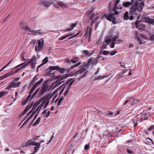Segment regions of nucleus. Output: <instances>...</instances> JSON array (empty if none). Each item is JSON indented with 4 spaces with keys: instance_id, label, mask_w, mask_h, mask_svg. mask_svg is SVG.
Returning <instances> with one entry per match:
<instances>
[{
    "instance_id": "1",
    "label": "nucleus",
    "mask_w": 154,
    "mask_h": 154,
    "mask_svg": "<svg viewBox=\"0 0 154 154\" xmlns=\"http://www.w3.org/2000/svg\"><path fill=\"white\" fill-rule=\"evenodd\" d=\"M144 4L143 1L139 2L137 0L135 1L131 7L129 9V19L132 20L134 18L137 17L139 19L140 13L143 9Z\"/></svg>"
},
{
    "instance_id": "2",
    "label": "nucleus",
    "mask_w": 154,
    "mask_h": 154,
    "mask_svg": "<svg viewBox=\"0 0 154 154\" xmlns=\"http://www.w3.org/2000/svg\"><path fill=\"white\" fill-rule=\"evenodd\" d=\"M20 79V77L15 78L13 81L8 84V85L6 88L5 89L6 90H10L11 88H14L18 87L21 83L20 82H16L17 81Z\"/></svg>"
},
{
    "instance_id": "3",
    "label": "nucleus",
    "mask_w": 154,
    "mask_h": 154,
    "mask_svg": "<svg viewBox=\"0 0 154 154\" xmlns=\"http://www.w3.org/2000/svg\"><path fill=\"white\" fill-rule=\"evenodd\" d=\"M44 41L43 39L37 41L35 48V51L36 52L38 53L43 50Z\"/></svg>"
},
{
    "instance_id": "4",
    "label": "nucleus",
    "mask_w": 154,
    "mask_h": 154,
    "mask_svg": "<svg viewBox=\"0 0 154 154\" xmlns=\"http://www.w3.org/2000/svg\"><path fill=\"white\" fill-rule=\"evenodd\" d=\"M18 72V70L16 68H13L11 71L5 74L0 76V80L4 79L10 76H11Z\"/></svg>"
},
{
    "instance_id": "5",
    "label": "nucleus",
    "mask_w": 154,
    "mask_h": 154,
    "mask_svg": "<svg viewBox=\"0 0 154 154\" xmlns=\"http://www.w3.org/2000/svg\"><path fill=\"white\" fill-rule=\"evenodd\" d=\"M49 86L48 83V80L45 81L44 83L42 85L40 91V96H42L47 91Z\"/></svg>"
},
{
    "instance_id": "6",
    "label": "nucleus",
    "mask_w": 154,
    "mask_h": 154,
    "mask_svg": "<svg viewBox=\"0 0 154 154\" xmlns=\"http://www.w3.org/2000/svg\"><path fill=\"white\" fill-rule=\"evenodd\" d=\"M88 72V70H87L86 69L83 68L75 72V74H80V75L82 76L79 77V79H80L86 76Z\"/></svg>"
},
{
    "instance_id": "7",
    "label": "nucleus",
    "mask_w": 154,
    "mask_h": 154,
    "mask_svg": "<svg viewBox=\"0 0 154 154\" xmlns=\"http://www.w3.org/2000/svg\"><path fill=\"white\" fill-rule=\"evenodd\" d=\"M52 95H45L44 96L45 98L44 101L42 103L44 106V109H45L49 104V101L52 97Z\"/></svg>"
},
{
    "instance_id": "8",
    "label": "nucleus",
    "mask_w": 154,
    "mask_h": 154,
    "mask_svg": "<svg viewBox=\"0 0 154 154\" xmlns=\"http://www.w3.org/2000/svg\"><path fill=\"white\" fill-rule=\"evenodd\" d=\"M119 2L120 0H116V2L114 6V8L112 9V11H115L114 13L115 15H118L119 14L118 12L117 11H116V10L122 9V8L121 6H118Z\"/></svg>"
},
{
    "instance_id": "9",
    "label": "nucleus",
    "mask_w": 154,
    "mask_h": 154,
    "mask_svg": "<svg viewBox=\"0 0 154 154\" xmlns=\"http://www.w3.org/2000/svg\"><path fill=\"white\" fill-rule=\"evenodd\" d=\"M56 1V2L54 4V6L55 7L58 8H59V6H60L63 9L66 8H68V6L62 2L60 1H57V0Z\"/></svg>"
},
{
    "instance_id": "10",
    "label": "nucleus",
    "mask_w": 154,
    "mask_h": 154,
    "mask_svg": "<svg viewBox=\"0 0 154 154\" xmlns=\"http://www.w3.org/2000/svg\"><path fill=\"white\" fill-rule=\"evenodd\" d=\"M43 81V78H41L40 79L39 81L36 82L34 84L32 88L30 90L29 92V94H31L32 95V93L35 90L36 88L39 85H40L42 82Z\"/></svg>"
},
{
    "instance_id": "11",
    "label": "nucleus",
    "mask_w": 154,
    "mask_h": 154,
    "mask_svg": "<svg viewBox=\"0 0 154 154\" xmlns=\"http://www.w3.org/2000/svg\"><path fill=\"white\" fill-rule=\"evenodd\" d=\"M25 62L21 63L19 65L16 66L14 68H16L18 70V72L21 69L25 67V66L28 65L30 63H31V62L30 60L29 61L26 63L25 64H24L25 63Z\"/></svg>"
},
{
    "instance_id": "12",
    "label": "nucleus",
    "mask_w": 154,
    "mask_h": 154,
    "mask_svg": "<svg viewBox=\"0 0 154 154\" xmlns=\"http://www.w3.org/2000/svg\"><path fill=\"white\" fill-rule=\"evenodd\" d=\"M69 76V74H66L65 75H62L60 77V76L58 75L57 76L56 79H58L57 81L58 82V83H60V84L62 83L64 81V79H66Z\"/></svg>"
},
{
    "instance_id": "13",
    "label": "nucleus",
    "mask_w": 154,
    "mask_h": 154,
    "mask_svg": "<svg viewBox=\"0 0 154 154\" xmlns=\"http://www.w3.org/2000/svg\"><path fill=\"white\" fill-rule=\"evenodd\" d=\"M92 28L88 26L86 32L85 36L88 37V41L90 42L91 41V35Z\"/></svg>"
},
{
    "instance_id": "14",
    "label": "nucleus",
    "mask_w": 154,
    "mask_h": 154,
    "mask_svg": "<svg viewBox=\"0 0 154 154\" xmlns=\"http://www.w3.org/2000/svg\"><path fill=\"white\" fill-rule=\"evenodd\" d=\"M104 16L106 19L107 20L109 21H111L112 20H115V17L114 16V14L112 13H110L109 14H105L104 15Z\"/></svg>"
},
{
    "instance_id": "15",
    "label": "nucleus",
    "mask_w": 154,
    "mask_h": 154,
    "mask_svg": "<svg viewBox=\"0 0 154 154\" xmlns=\"http://www.w3.org/2000/svg\"><path fill=\"white\" fill-rule=\"evenodd\" d=\"M135 24L136 28L138 29H143L145 28V26L144 24L141 23L140 21H137L135 22Z\"/></svg>"
},
{
    "instance_id": "16",
    "label": "nucleus",
    "mask_w": 154,
    "mask_h": 154,
    "mask_svg": "<svg viewBox=\"0 0 154 154\" xmlns=\"http://www.w3.org/2000/svg\"><path fill=\"white\" fill-rule=\"evenodd\" d=\"M56 0H52L51 1L48 2H42L41 4L43 5L44 6L46 7H48L51 5L53 4L55 2Z\"/></svg>"
},
{
    "instance_id": "17",
    "label": "nucleus",
    "mask_w": 154,
    "mask_h": 154,
    "mask_svg": "<svg viewBox=\"0 0 154 154\" xmlns=\"http://www.w3.org/2000/svg\"><path fill=\"white\" fill-rule=\"evenodd\" d=\"M139 100L136 98H134L133 97H131L130 98L129 103V104L131 105L135 104L137 103Z\"/></svg>"
},
{
    "instance_id": "18",
    "label": "nucleus",
    "mask_w": 154,
    "mask_h": 154,
    "mask_svg": "<svg viewBox=\"0 0 154 154\" xmlns=\"http://www.w3.org/2000/svg\"><path fill=\"white\" fill-rule=\"evenodd\" d=\"M135 1L132 0L131 2H123L122 5L125 7L127 8L130 5H132Z\"/></svg>"
},
{
    "instance_id": "19",
    "label": "nucleus",
    "mask_w": 154,
    "mask_h": 154,
    "mask_svg": "<svg viewBox=\"0 0 154 154\" xmlns=\"http://www.w3.org/2000/svg\"><path fill=\"white\" fill-rule=\"evenodd\" d=\"M31 32H32V33H28L29 35H40L42 33V30L40 29H38L37 30H33L31 31Z\"/></svg>"
},
{
    "instance_id": "20",
    "label": "nucleus",
    "mask_w": 154,
    "mask_h": 154,
    "mask_svg": "<svg viewBox=\"0 0 154 154\" xmlns=\"http://www.w3.org/2000/svg\"><path fill=\"white\" fill-rule=\"evenodd\" d=\"M94 11V10H92L91 11H89L88 12V15L89 16V17L90 20H93V19L94 17V13L92 14Z\"/></svg>"
},
{
    "instance_id": "21",
    "label": "nucleus",
    "mask_w": 154,
    "mask_h": 154,
    "mask_svg": "<svg viewBox=\"0 0 154 154\" xmlns=\"http://www.w3.org/2000/svg\"><path fill=\"white\" fill-rule=\"evenodd\" d=\"M30 140H29L27 142L26 144L24 146H26L28 147L30 145H32L34 146L36 145V144H37V142H29Z\"/></svg>"
},
{
    "instance_id": "22",
    "label": "nucleus",
    "mask_w": 154,
    "mask_h": 154,
    "mask_svg": "<svg viewBox=\"0 0 154 154\" xmlns=\"http://www.w3.org/2000/svg\"><path fill=\"white\" fill-rule=\"evenodd\" d=\"M77 24V23H72L71 25V27L70 29H66L63 30L64 32H68L72 30L75 27H76Z\"/></svg>"
},
{
    "instance_id": "23",
    "label": "nucleus",
    "mask_w": 154,
    "mask_h": 154,
    "mask_svg": "<svg viewBox=\"0 0 154 154\" xmlns=\"http://www.w3.org/2000/svg\"><path fill=\"white\" fill-rule=\"evenodd\" d=\"M48 57H45L43 60L42 63L38 66L37 70L38 71V68L41 67L42 65L48 62Z\"/></svg>"
},
{
    "instance_id": "24",
    "label": "nucleus",
    "mask_w": 154,
    "mask_h": 154,
    "mask_svg": "<svg viewBox=\"0 0 154 154\" xmlns=\"http://www.w3.org/2000/svg\"><path fill=\"white\" fill-rule=\"evenodd\" d=\"M148 119V116L146 114H143L141 115L140 118V120L141 122H142L144 120H147Z\"/></svg>"
},
{
    "instance_id": "25",
    "label": "nucleus",
    "mask_w": 154,
    "mask_h": 154,
    "mask_svg": "<svg viewBox=\"0 0 154 154\" xmlns=\"http://www.w3.org/2000/svg\"><path fill=\"white\" fill-rule=\"evenodd\" d=\"M130 15L128 11H126L124 15V19L125 20H128L129 19Z\"/></svg>"
},
{
    "instance_id": "26",
    "label": "nucleus",
    "mask_w": 154,
    "mask_h": 154,
    "mask_svg": "<svg viewBox=\"0 0 154 154\" xmlns=\"http://www.w3.org/2000/svg\"><path fill=\"white\" fill-rule=\"evenodd\" d=\"M35 146L34 147V152L35 153L39 150V149L41 146V145L38 144L37 143L36 144V145H35Z\"/></svg>"
},
{
    "instance_id": "27",
    "label": "nucleus",
    "mask_w": 154,
    "mask_h": 154,
    "mask_svg": "<svg viewBox=\"0 0 154 154\" xmlns=\"http://www.w3.org/2000/svg\"><path fill=\"white\" fill-rule=\"evenodd\" d=\"M45 98V97H44V96L43 97H42L41 99H40L38 101L37 103V104H35V107H36L41 103H42V102H43V101H44ZM35 104H36V103H35Z\"/></svg>"
},
{
    "instance_id": "28",
    "label": "nucleus",
    "mask_w": 154,
    "mask_h": 154,
    "mask_svg": "<svg viewBox=\"0 0 154 154\" xmlns=\"http://www.w3.org/2000/svg\"><path fill=\"white\" fill-rule=\"evenodd\" d=\"M38 80V78L37 77V75H35L32 79V80L30 82V85L33 84L34 82Z\"/></svg>"
},
{
    "instance_id": "29",
    "label": "nucleus",
    "mask_w": 154,
    "mask_h": 154,
    "mask_svg": "<svg viewBox=\"0 0 154 154\" xmlns=\"http://www.w3.org/2000/svg\"><path fill=\"white\" fill-rule=\"evenodd\" d=\"M43 107L44 108V106L42 104V103L39 105V106L37 108L36 110V111H37V112L38 113L42 109V107Z\"/></svg>"
},
{
    "instance_id": "30",
    "label": "nucleus",
    "mask_w": 154,
    "mask_h": 154,
    "mask_svg": "<svg viewBox=\"0 0 154 154\" xmlns=\"http://www.w3.org/2000/svg\"><path fill=\"white\" fill-rule=\"evenodd\" d=\"M73 35V34H70L68 35H65L64 36H63L62 37H60L59 38V40H62L63 39H64L66 38L69 36L71 35Z\"/></svg>"
},
{
    "instance_id": "31",
    "label": "nucleus",
    "mask_w": 154,
    "mask_h": 154,
    "mask_svg": "<svg viewBox=\"0 0 154 154\" xmlns=\"http://www.w3.org/2000/svg\"><path fill=\"white\" fill-rule=\"evenodd\" d=\"M109 53V51H103L102 50H101L100 52V54H102L105 55H107Z\"/></svg>"
},
{
    "instance_id": "32",
    "label": "nucleus",
    "mask_w": 154,
    "mask_h": 154,
    "mask_svg": "<svg viewBox=\"0 0 154 154\" xmlns=\"http://www.w3.org/2000/svg\"><path fill=\"white\" fill-rule=\"evenodd\" d=\"M72 79H71L69 80L67 82V84H69V87L70 88L73 83L74 80H72Z\"/></svg>"
},
{
    "instance_id": "33",
    "label": "nucleus",
    "mask_w": 154,
    "mask_h": 154,
    "mask_svg": "<svg viewBox=\"0 0 154 154\" xmlns=\"http://www.w3.org/2000/svg\"><path fill=\"white\" fill-rule=\"evenodd\" d=\"M8 93L9 92L7 91L0 92V97L8 94Z\"/></svg>"
},
{
    "instance_id": "34",
    "label": "nucleus",
    "mask_w": 154,
    "mask_h": 154,
    "mask_svg": "<svg viewBox=\"0 0 154 154\" xmlns=\"http://www.w3.org/2000/svg\"><path fill=\"white\" fill-rule=\"evenodd\" d=\"M30 60L31 61V63H36V61H37V59H36L35 56L34 55Z\"/></svg>"
},
{
    "instance_id": "35",
    "label": "nucleus",
    "mask_w": 154,
    "mask_h": 154,
    "mask_svg": "<svg viewBox=\"0 0 154 154\" xmlns=\"http://www.w3.org/2000/svg\"><path fill=\"white\" fill-rule=\"evenodd\" d=\"M58 68H59L58 66H54L49 67V69L51 70H57Z\"/></svg>"
},
{
    "instance_id": "36",
    "label": "nucleus",
    "mask_w": 154,
    "mask_h": 154,
    "mask_svg": "<svg viewBox=\"0 0 154 154\" xmlns=\"http://www.w3.org/2000/svg\"><path fill=\"white\" fill-rule=\"evenodd\" d=\"M151 19L148 17H146L143 19V21L146 23H149Z\"/></svg>"
},
{
    "instance_id": "37",
    "label": "nucleus",
    "mask_w": 154,
    "mask_h": 154,
    "mask_svg": "<svg viewBox=\"0 0 154 154\" xmlns=\"http://www.w3.org/2000/svg\"><path fill=\"white\" fill-rule=\"evenodd\" d=\"M40 88H38L35 91V92L33 94L32 96V98H33L35 96V95L37 94L39 91L40 90Z\"/></svg>"
},
{
    "instance_id": "38",
    "label": "nucleus",
    "mask_w": 154,
    "mask_h": 154,
    "mask_svg": "<svg viewBox=\"0 0 154 154\" xmlns=\"http://www.w3.org/2000/svg\"><path fill=\"white\" fill-rule=\"evenodd\" d=\"M57 71L62 73H63L65 72L66 69L63 68H61L59 66V68H58Z\"/></svg>"
},
{
    "instance_id": "39",
    "label": "nucleus",
    "mask_w": 154,
    "mask_h": 154,
    "mask_svg": "<svg viewBox=\"0 0 154 154\" xmlns=\"http://www.w3.org/2000/svg\"><path fill=\"white\" fill-rule=\"evenodd\" d=\"M26 31H28L29 32H31L32 30H31L29 27L28 26H26L23 28Z\"/></svg>"
},
{
    "instance_id": "40",
    "label": "nucleus",
    "mask_w": 154,
    "mask_h": 154,
    "mask_svg": "<svg viewBox=\"0 0 154 154\" xmlns=\"http://www.w3.org/2000/svg\"><path fill=\"white\" fill-rule=\"evenodd\" d=\"M80 64V63H76L75 65H72V66H71L69 68L70 69L68 70V71L70 69H73L74 68H75V67L78 66Z\"/></svg>"
},
{
    "instance_id": "41",
    "label": "nucleus",
    "mask_w": 154,
    "mask_h": 154,
    "mask_svg": "<svg viewBox=\"0 0 154 154\" xmlns=\"http://www.w3.org/2000/svg\"><path fill=\"white\" fill-rule=\"evenodd\" d=\"M41 120V117H39L34 124V126L37 125L39 122Z\"/></svg>"
},
{
    "instance_id": "42",
    "label": "nucleus",
    "mask_w": 154,
    "mask_h": 154,
    "mask_svg": "<svg viewBox=\"0 0 154 154\" xmlns=\"http://www.w3.org/2000/svg\"><path fill=\"white\" fill-rule=\"evenodd\" d=\"M112 42V39H106L105 40V43L107 44V45H108V44H109L111 43V42Z\"/></svg>"
},
{
    "instance_id": "43",
    "label": "nucleus",
    "mask_w": 154,
    "mask_h": 154,
    "mask_svg": "<svg viewBox=\"0 0 154 154\" xmlns=\"http://www.w3.org/2000/svg\"><path fill=\"white\" fill-rule=\"evenodd\" d=\"M78 57H75L74 59L71 60V63H75L76 62V61L78 60Z\"/></svg>"
},
{
    "instance_id": "44",
    "label": "nucleus",
    "mask_w": 154,
    "mask_h": 154,
    "mask_svg": "<svg viewBox=\"0 0 154 154\" xmlns=\"http://www.w3.org/2000/svg\"><path fill=\"white\" fill-rule=\"evenodd\" d=\"M63 96L61 97L59 99V100L58 102V103H57L58 106H59V105H60V104H61V102L62 101V100H63Z\"/></svg>"
},
{
    "instance_id": "45",
    "label": "nucleus",
    "mask_w": 154,
    "mask_h": 154,
    "mask_svg": "<svg viewBox=\"0 0 154 154\" xmlns=\"http://www.w3.org/2000/svg\"><path fill=\"white\" fill-rule=\"evenodd\" d=\"M70 89V88L68 87L65 90V92H64V95L65 96H66L68 92L69 91V90Z\"/></svg>"
},
{
    "instance_id": "46",
    "label": "nucleus",
    "mask_w": 154,
    "mask_h": 154,
    "mask_svg": "<svg viewBox=\"0 0 154 154\" xmlns=\"http://www.w3.org/2000/svg\"><path fill=\"white\" fill-rule=\"evenodd\" d=\"M138 41L139 42V43L141 44H143L145 43V42L144 41V40L140 39V38H139L138 39Z\"/></svg>"
},
{
    "instance_id": "47",
    "label": "nucleus",
    "mask_w": 154,
    "mask_h": 154,
    "mask_svg": "<svg viewBox=\"0 0 154 154\" xmlns=\"http://www.w3.org/2000/svg\"><path fill=\"white\" fill-rule=\"evenodd\" d=\"M82 53L86 55H87L89 54V51L86 50H84L82 51Z\"/></svg>"
},
{
    "instance_id": "48",
    "label": "nucleus",
    "mask_w": 154,
    "mask_h": 154,
    "mask_svg": "<svg viewBox=\"0 0 154 154\" xmlns=\"http://www.w3.org/2000/svg\"><path fill=\"white\" fill-rule=\"evenodd\" d=\"M124 72H120L119 74V75H117V76H119V77H118V78L120 79V78H122V77L123 76V75H124Z\"/></svg>"
},
{
    "instance_id": "49",
    "label": "nucleus",
    "mask_w": 154,
    "mask_h": 154,
    "mask_svg": "<svg viewBox=\"0 0 154 154\" xmlns=\"http://www.w3.org/2000/svg\"><path fill=\"white\" fill-rule=\"evenodd\" d=\"M35 104L33 106V107L32 108V109L29 112L28 115V116H29L31 114V113L32 112L33 110H34L35 109V108H36L35 107Z\"/></svg>"
},
{
    "instance_id": "50",
    "label": "nucleus",
    "mask_w": 154,
    "mask_h": 154,
    "mask_svg": "<svg viewBox=\"0 0 154 154\" xmlns=\"http://www.w3.org/2000/svg\"><path fill=\"white\" fill-rule=\"evenodd\" d=\"M36 63H31V68L32 69H34L35 67V65L36 64Z\"/></svg>"
},
{
    "instance_id": "51",
    "label": "nucleus",
    "mask_w": 154,
    "mask_h": 154,
    "mask_svg": "<svg viewBox=\"0 0 154 154\" xmlns=\"http://www.w3.org/2000/svg\"><path fill=\"white\" fill-rule=\"evenodd\" d=\"M56 98V97H54L53 98V99L52 100V103H53L54 102L55 103H57V101L58 100V98H57V99H56V100L54 101V100Z\"/></svg>"
},
{
    "instance_id": "52",
    "label": "nucleus",
    "mask_w": 154,
    "mask_h": 154,
    "mask_svg": "<svg viewBox=\"0 0 154 154\" xmlns=\"http://www.w3.org/2000/svg\"><path fill=\"white\" fill-rule=\"evenodd\" d=\"M79 34V33H77V34H75V35H74V34L73 35H71L70 36H71L69 38V39H71L74 37H75L76 36H77Z\"/></svg>"
},
{
    "instance_id": "53",
    "label": "nucleus",
    "mask_w": 154,
    "mask_h": 154,
    "mask_svg": "<svg viewBox=\"0 0 154 154\" xmlns=\"http://www.w3.org/2000/svg\"><path fill=\"white\" fill-rule=\"evenodd\" d=\"M104 78V77H103L101 76H98L95 79V80H97L98 79H101Z\"/></svg>"
},
{
    "instance_id": "54",
    "label": "nucleus",
    "mask_w": 154,
    "mask_h": 154,
    "mask_svg": "<svg viewBox=\"0 0 154 154\" xmlns=\"http://www.w3.org/2000/svg\"><path fill=\"white\" fill-rule=\"evenodd\" d=\"M116 41H117L115 40L112 39V44H113L114 45L117 44H119L120 43L119 42H117Z\"/></svg>"
},
{
    "instance_id": "55",
    "label": "nucleus",
    "mask_w": 154,
    "mask_h": 154,
    "mask_svg": "<svg viewBox=\"0 0 154 154\" xmlns=\"http://www.w3.org/2000/svg\"><path fill=\"white\" fill-rule=\"evenodd\" d=\"M32 104L28 105L25 108L28 110H29L32 106Z\"/></svg>"
},
{
    "instance_id": "56",
    "label": "nucleus",
    "mask_w": 154,
    "mask_h": 154,
    "mask_svg": "<svg viewBox=\"0 0 154 154\" xmlns=\"http://www.w3.org/2000/svg\"><path fill=\"white\" fill-rule=\"evenodd\" d=\"M150 40L152 41L154 40V34H152L150 35Z\"/></svg>"
},
{
    "instance_id": "57",
    "label": "nucleus",
    "mask_w": 154,
    "mask_h": 154,
    "mask_svg": "<svg viewBox=\"0 0 154 154\" xmlns=\"http://www.w3.org/2000/svg\"><path fill=\"white\" fill-rule=\"evenodd\" d=\"M13 59H12L10 60V61L6 65H5V66H4L5 67H6L7 66H8L9 65L10 63H11V62L13 61Z\"/></svg>"
},
{
    "instance_id": "58",
    "label": "nucleus",
    "mask_w": 154,
    "mask_h": 154,
    "mask_svg": "<svg viewBox=\"0 0 154 154\" xmlns=\"http://www.w3.org/2000/svg\"><path fill=\"white\" fill-rule=\"evenodd\" d=\"M116 53H117L116 51H113L110 53V54L111 56H113V55H115Z\"/></svg>"
},
{
    "instance_id": "59",
    "label": "nucleus",
    "mask_w": 154,
    "mask_h": 154,
    "mask_svg": "<svg viewBox=\"0 0 154 154\" xmlns=\"http://www.w3.org/2000/svg\"><path fill=\"white\" fill-rule=\"evenodd\" d=\"M89 144L85 145V150H88L89 148Z\"/></svg>"
},
{
    "instance_id": "60",
    "label": "nucleus",
    "mask_w": 154,
    "mask_h": 154,
    "mask_svg": "<svg viewBox=\"0 0 154 154\" xmlns=\"http://www.w3.org/2000/svg\"><path fill=\"white\" fill-rule=\"evenodd\" d=\"M119 36L117 35L114 36L113 37L112 39H113L115 40L116 41H117V39L118 38Z\"/></svg>"
},
{
    "instance_id": "61",
    "label": "nucleus",
    "mask_w": 154,
    "mask_h": 154,
    "mask_svg": "<svg viewBox=\"0 0 154 154\" xmlns=\"http://www.w3.org/2000/svg\"><path fill=\"white\" fill-rule=\"evenodd\" d=\"M149 24L154 25V20L153 19H151Z\"/></svg>"
},
{
    "instance_id": "62",
    "label": "nucleus",
    "mask_w": 154,
    "mask_h": 154,
    "mask_svg": "<svg viewBox=\"0 0 154 154\" xmlns=\"http://www.w3.org/2000/svg\"><path fill=\"white\" fill-rule=\"evenodd\" d=\"M107 45V44H104L102 47L101 48H102V49H106V46Z\"/></svg>"
},
{
    "instance_id": "63",
    "label": "nucleus",
    "mask_w": 154,
    "mask_h": 154,
    "mask_svg": "<svg viewBox=\"0 0 154 154\" xmlns=\"http://www.w3.org/2000/svg\"><path fill=\"white\" fill-rule=\"evenodd\" d=\"M93 59L92 58H91L89 60L88 62V64H89L91 63H92L93 61Z\"/></svg>"
},
{
    "instance_id": "64",
    "label": "nucleus",
    "mask_w": 154,
    "mask_h": 154,
    "mask_svg": "<svg viewBox=\"0 0 154 154\" xmlns=\"http://www.w3.org/2000/svg\"><path fill=\"white\" fill-rule=\"evenodd\" d=\"M154 129V125L152 126L149 129V131H151Z\"/></svg>"
}]
</instances>
